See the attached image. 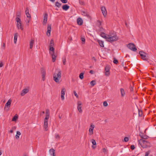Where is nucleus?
<instances>
[{"label":"nucleus","instance_id":"nucleus-1","mask_svg":"<svg viewBox=\"0 0 156 156\" xmlns=\"http://www.w3.org/2000/svg\"><path fill=\"white\" fill-rule=\"evenodd\" d=\"M118 38L114 31H111L108 35V39L107 41L109 42L116 41L118 40Z\"/></svg>","mask_w":156,"mask_h":156},{"label":"nucleus","instance_id":"nucleus-2","mask_svg":"<svg viewBox=\"0 0 156 156\" xmlns=\"http://www.w3.org/2000/svg\"><path fill=\"white\" fill-rule=\"evenodd\" d=\"M61 71L58 69L55 70L53 75V80L56 83H59V80L61 78Z\"/></svg>","mask_w":156,"mask_h":156},{"label":"nucleus","instance_id":"nucleus-3","mask_svg":"<svg viewBox=\"0 0 156 156\" xmlns=\"http://www.w3.org/2000/svg\"><path fill=\"white\" fill-rule=\"evenodd\" d=\"M139 142L141 147L143 148L150 147H151L150 143L146 140L140 139Z\"/></svg>","mask_w":156,"mask_h":156},{"label":"nucleus","instance_id":"nucleus-4","mask_svg":"<svg viewBox=\"0 0 156 156\" xmlns=\"http://www.w3.org/2000/svg\"><path fill=\"white\" fill-rule=\"evenodd\" d=\"M139 54L140 55L141 58L143 60L147 61L149 57L148 54L143 51H140L139 52Z\"/></svg>","mask_w":156,"mask_h":156},{"label":"nucleus","instance_id":"nucleus-5","mask_svg":"<svg viewBox=\"0 0 156 156\" xmlns=\"http://www.w3.org/2000/svg\"><path fill=\"white\" fill-rule=\"evenodd\" d=\"M127 47L130 50L133 51H136L137 50V48L135 45L133 43H130L127 45Z\"/></svg>","mask_w":156,"mask_h":156},{"label":"nucleus","instance_id":"nucleus-6","mask_svg":"<svg viewBox=\"0 0 156 156\" xmlns=\"http://www.w3.org/2000/svg\"><path fill=\"white\" fill-rule=\"evenodd\" d=\"M48 119L46 118H44V127L45 131H47L48 130Z\"/></svg>","mask_w":156,"mask_h":156},{"label":"nucleus","instance_id":"nucleus-7","mask_svg":"<svg viewBox=\"0 0 156 156\" xmlns=\"http://www.w3.org/2000/svg\"><path fill=\"white\" fill-rule=\"evenodd\" d=\"M41 72L42 74V80L43 81H44L46 74L45 70L42 68L41 69Z\"/></svg>","mask_w":156,"mask_h":156},{"label":"nucleus","instance_id":"nucleus-8","mask_svg":"<svg viewBox=\"0 0 156 156\" xmlns=\"http://www.w3.org/2000/svg\"><path fill=\"white\" fill-rule=\"evenodd\" d=\"M101 9L103 16L104 17H105V16L107 15V11L105 7L104 6H102L101 8Z\"/></svg>","mask_w":156,"mask_h":156},{"label":"nucleus","instance_id":"nucleus-9","mask_svg":"<svg viewBox=\"0 0 156 156\" xmlns=\"http://www.w3.org/2000/svg\"><path fill=\"white\" fill-rule=\"evenodd\" d=\"M66 91V90L64 88H63L61 90V97L62 100H63L64 99V96L65 95Z\"/></svg>","mask_w":156,"mask_h":156},{"label":"nucleus","instance_id":"nucleus-10","mask_svg":"<svg viewBox=\"0 0 156 156\" xmlns=\"http://www.w3.org/2000/svg\"><path fill=\"white\" fill-rule=\"evenodd\" d=\"M48 16V14L47 13H44V19L43 22V24L44 25H46V23L47 21Z\"/></svg>","mask_w":156,"mask_h":156},{"label":"nucleus","instance_id":"nucleus-11","mask_svg":"<svg viewBox=\"0 0 156 156\" xmlns=\"http://www.w3.org/2000/svg\"><path fill=\"white\" fill-rule=\"evenodd\" d=\"M29 91V89L28 87H27V88H25L22 91L20 95L21 96H23L25 94L27 93Z\"/></svg>","mask_w":156,"mask_h":156},{"label":"nucleus","instance_id":"nucleus-12","mask_svg":"<svg viewBox=\"0 0 156 156\" xmlns=\"http://www.w3.org/2000/svg\"><path fill=\"white\" fill-rule=\"evenodd\" d=\"M82 104L80 101H78L77 103V108L80 112L81 113L82 112L81 109Z\"/></svg>","mask_w":156,"mask_h":156},{"label":"nucleus","instance_id":"nucleus-13","mask_svg":"<svg viewBox=\"0 0 156 156\" xmlns=\"http://www.w3.org/2000/svg\"><path fill=\"white\" fill-rule=\"evenodd\" d=\"M109 68L108 66H106L105 68V75L108 76L110 74Z\"/></svg>","mask_w":156,"mask_h":156},{"label":"nucleus","instance_id":"nucleus-14","mask_svg":"<svg viewBox=\"0 0 156 156\" xmlns=\"http://www.w3.org/2000/svg\"><path fill=\"white\" fill-rule=\"evenodd\" d=\"M12 102V100L11 99H9L8 100L7 102L5 104V108H7L8 109H9L11 105V104Z\"/></svg>","mask_w":156,"mask_h":156},{"label":"nucleus","instance_id":"nucleus-15","mask_svg":"<svg viewBox=\"0 0 156 156\" xmlns=\"http://www.w3.org/2000/svg\"><path fill=\"white\" fill-rule=\"evenodd\" d=\"M49 151L51 156H55V151L53 148L50 149L49 150Z\"/></svg>","mask_w":156,"mask_h":156},{"label":"nucleus","instance_id":"nucleus-16","mask_svg":"<svg viewBox=\"0 0 156 156\" xmlns=\"http://www.w3.org/2000/svg\"><path fill=\"white\" fill-rule=\"evenodd\" d=\"M49 116H50L49 110L48 109H47L46 110L45 117V118H46L47 119H48L49 118Z\"/></svg>","mask_w":156,"mask_h":156},{"label":"nucleus","instance_id":"nucleus-17","mask_svg":"<svg viewBox=\"0 0 156 156\" xmlns=\"http://www.w3.org/2000/svg\"><path fill=\"white\" fill-rule=\"evenodd\" d=\"M77 23L79 25H81L83 23V21L82 19L80 18H78L77 20Z\"/></svg>","mask_w":156,"mask_h":156},{"label":"nucleus","instance_id":"nucleus-18","mask_svg":"<svg viewBox=\"0 0 156 156\" xmlns=\"http://www.w3.org/2000/svg\"><path fill=\"white\" fill-rule=\"evenodd\" d=\"M62 9L65 11H67L69 8V6L67 4L64 5L62 6Z\"/></svg>","mask_w":156,"mask_h":156},{"label":"nucleus","instance_id":"nucleus-19","mask_svg":"<svg viewBox=\"0 0 156 156\" xmlns=\"http://www.w3.org/2000/svg\"><path fill=\"white\" fill-rule=\"evenodd\" d=\"M97 21L98 23V25L100 26L99 31L101 32V33L103 32H102L103 31V29L102 27H100L101 25V23L100 20H98Z\"/></svg>","mask_w":156,"mask_h":156},{"label":"nucleus","instance_id":"nucleus-20","mask_svg":"<svg viewBox=\"0 0 156 156\" xmlns=\"http://www.w3.org/2000/svg\"><path fill=\"white\" fill-rule=\"evenodd\" d=\"M49 48L50 54L55 53V49L54 47H49Z\"/></svg>","mask_w":156,"mask_h":156},{"label":"nucleus","instance_id":"nucleus-21","mask_svg":"<svg viewBox=\"0 0 156 156\" xmlns=\"http://www.w3.org/2000/svg\"><path fill=\"white\" fill-rule=\"evenodd\" d=\"M91 142L93 145H92V147L93 148L95 149L96 148V146H94V145H96V143L95 140L94 139H92L91 140Z\"/></svg>","mask_w":156,"mask_h":156},{"label":"nucleus","instance_id":"nucleus-22","mask_svg":"<svg viewBox=\"0 0 156 156\" xmlns=\"http://www.w3.org/2000/svg\"><path fill=\"white\" fill-rule=\"evenodd\" d=\"M17 26L18 29H20L21 30H23V28L22 27L21 23H17Z\"/></svg>","mask_w":156,"mask_h":156},{"label":"nucleus","instance_id":"nucleus-23","mask_svg":"<svg viewBox=\"0 0 156 156\" xmlns=\"http://www.w3.org/2000/svg\"><path fill=\"white\" fill-rule=\"evenodd\" d=\"M98 41L100 47H104V42L103 41L100 40H98Z\"/></svg>","mask_w":156,"mask_h":156},{"label":"nucleus","instance_id":"nucleus-24","mask_svg":"<svg viewBox=\"0 0 156 156\" xmlns=\"http://www.w3.org/2000/svg\"><path fill=\"white\" fill-rule=\"evenodd\" d=\"M100 35L102 37L104 38L105 39L107 40L108 39V36H107L103 32L101 33V34H100Z\"/></svg>","mask_w":156,"mask_h":156},{"label":"nucleus","instance_id":"nucleus-25","mask_svg":"<svg viewBox=\"0 0 156 156\" xmlns=\"http://www.w3.org/2000/svg\"><path fill=\"white\" fill-rule=\"evenodd\" d=\"M34 42V40H33L32 39L31 40V41L30 42V48L32 49V48Z\"/></svg>","mask_w":156,"mask_h":156},{"label":"nucleus","instance_id":"nucleus-26","mask_svg":"<svg viewBox=\"0 0 156 156\" xmlns=\"http://www.w3.org/2000/svg\"><path fill=\"white\" fill-rule=\"evenodd\" d=\"M52 56V61L53 62H55L56 59V56L54 55V53H52L51 54Z\"/></svg>","mask_w":156,"mask_h":156},{"label":"nucleus","instance_id":"nucleus-27","mask_svg":"<svg viewBox=\"0 0 156 156\" xmlns=\"http://www.w3.org/2000/svg\"><path fill=\"white\" fill-rule=\"evenodd\" d=\"M18 118V116L17 114H16L12 118V121H16Z\"/></svg>","mask_w":156,"mask_h":156},{"label":"nucleus","instance_id":"nucleus-28","mask_svg":"<svg viewBox=\"0 0 156 156\" xmlns=\"http://www.w3.org/2000/svg\"><path fill=\"white\" fill-rule=\"evenodd\" d=\"M120 92L121 93V96L122 97H124L125 95V92L123 88L120 89Z\"/></svg>","mask_w":156,"mask_h":156},{"label":"nucleus","instance_id":"nucleus-29","mask_svg":"<svg viewBox=\"0 0 156 156\" xmlns=\"http://www.w3.org/2000/svg\"><path fill=\"white\" fill-rule=\"evenodd\" d=\"M54 45V41L53 39H51L50 41L49 47H53Z\"/></svg>","mask_w":156,"mask_h":156},{"label":"nucleus","instance_id":"nucleus-30","mask_svg":"<svg viewBox=\"0 0 156 156\" xmlns=\"http://www.w3.org/2000/svg\"><path fill=\"white\" fill-rule=\"evenodd\" d=\"M21 133L19 131H17L16 132V135L15 137L16 139H18L19 138V136L21 135Z\"/></svg>","mask_w":156,"mask_h":156},{"label":"nucleus","instance_id":"nucleus-31","mask_svg":"<svg viewBox=\"0 0 156 156\" xmlns=\"http://www.w3.org/2000/svg\"><path fill=\"white\" fill-rule=\"evenodd\" d=\"M17 37L18 34L17 33L15 34L14 36V42L15 43H16V42Z\"/></svg>","mask_w":156,"mask_h":156},{"label":"nucleus","instance_id":"nucleus-32","mask_svg":"<svg viewBox=\"0 0 156 156\" xmlns=\"http://www.w3.org/2000/svg\"><path fill=\"white\" fill-rule=\"evenodd\" d=\"M90 84L92 86H94L96 84V81L94 80L91 81L90 82Z\"/></svg>","mask_w":156,"mask_h":156},{"label":"nucleus","instance_id":"nucleus-33","mask_svg":"<svg viewBox=\"0 0 156 156\" xmlns=\"http://www.w3.org/2000/svg\"><path fill=\"white\" fill-rule=\"evenodd\" d=\"M93 129L91 128H89V134L90 135H92L93 134Z\"/></svg>","mask_w":156,"mask_h":156},{"label":"nucleus","instance_id":"nucleus-34","mask_svg":"<svg viewBox=\"0 0 156 156\" xmlns=\"http://www.w3.org/2000/svg\"><path fill=\"white\" fill-rule=\"evenodd\" d=\"M55 5L57 7H58L59 8L61 5V4L60 3L58 2H56L55 3Z\"/></svg>","mask_w":156,"mask_h":156},{"label":"nucleus","instance_id":"nucleus-35","mask_svg":"<svg viewBox=\"0 0 156 156\" xmlns=\"http://www.w3.org/2000/svg\"><path fill=\"white\" fill-rule=\"evenodd\" d=\"M83 75H84V73H82L80 74L79 77L80 78V79H81V80H82V79H83Z\"/></svg>","mask_w":156,"mask_h":156},{"label":"nucleus","instance_id":"nucleus-36","mask_svg":"<svg viewBox=\"0 0 156 156\" xmlns=\"http://www.w3.org/2000/svg\"><path fill=\"white\" fill-rule=\"evenodd\" d=\"M82 12V14L83 15V16H87L89 15L87 13L85 12V11H82L81 12Z\"/></svg>","mask_w":156,"mask_h":156},{"label":"nucleus","instance_id":"nucleus-37","mask_svg":"<svg viewBox=\"0 0 156 156\" xmlns=\"http://www.w3.org/2000/svg\"><path fill=\"white\" fill-rule=\"evenodd\" d=\"M16 20L17 23H21L20 19L18 17H16Z\"/></svg>","mask_w":156,"mask_h":156},{"label":"nucleus","instance_id":"nucleus-38","mask_svg":"<svg viewBox=\"0 0 156 156\" xmlns=\"http://www.w3.org/2000/svg\"><path fill=\"white\" fill-rule=\"evenodd\" d=\"M138 115L140 117H142V110H140L138 109Z\"/></svg>","mask_w":156,"mask_h":156},{"label":"nucleus","instance_id":"nucleus-39","mask_svg":"<svg viewBox=\"0 0 156 156\" xmlns=\"http://www.w3.org/2000/svg\"><path fill=\"white\" fill-rule=\"evenodd\" d=\"M148 136H147L145 135H143L141 136V138L144 139H147L148 138Z\"/></svg>","mask_w":156,"mask_h":156},{"label":"nucleus","instance_id":"nucleus-40","mask_svg":"<svg viewBox=\"0 0 156 156\" xmlns=\"http://www.w3.org/2000/svg\"><path fill=\"white\" fill-rule=\"evenodd\" d=\"M31 18H28L26 20V22L27 25H28L30 21Z\"/></svg>","mask_w":156,"mask_h":156},{"label":"nucleus","instance_id":"nucleus-41","mask_svg":"<svg viewBox=\"0 0 156 156\" xmlns=\"http://www.w3.org/2000/svg\"><path fill=\"white\" fill-rule=\"evenodd\" d=\"M113 62L115 64H117L118 63V61L117 59H116L115 58H113Z\"/></svg>","mask_w":156,"mask_h":156},{"label":"nucleus","instance_id":"nucleus-42","mask_svg":"<svg viewBox=\"0 0 156 156\" xmlns=\"http://www.w3.org/2000/svg\"><path fill=\"white\" fill-rule=\"evenodd\" d=\"M51 30H47V35L48 36H50V32H51Z\"/></svg>","mask_w":156,"mask_h":156},{"label":"nucleus","instance_id":"nucleus-43","mask_svg":"<svg viewBox=\"0 0 156 156\" xmlns=\"http://www.w3.org/2000/svg\"><path fill=\"white\" fill-rule=\"evenodd\" d=\"M26 15L27 18H31V17L29 12L26 13Z\"/></svg>","mask_w":156,"mask_h":156},{"label":"nucleus","instance_id":"nucleus-44","mask_svg":"<svg viewBox=\"0 0 156 156\" xmlns=\"http://www.w3.org/2000/svg\"><path fill=\"white\" fill-rule=\"evenodd\" d=\"M79 2L80 4L81 5H83L84 4V3L82 1L79 0Z\"/></svg>","mask_w":156,"mask_h":156},{"label":"nucleus","instance_id":"nucleus-45","mask_svg":"<svg viewBox=\"0 0 156 156\" xmlns=\"http://www.w3.org/2000/svg\"><path fill=\"white\" fill-rule=\"evenodd\" d=\"M47 30H50L51 31V25H48L47 27Z\"/></svg>","mask_w":156,"mask_h":156},{"label":"nucleus","instance_id":"nucleus-46","mask_svg":"<svg viewBox=\"0 0 156 156\" xmlns=\"http://www.w3.org/2000/svg\"><path fill=\"white\" fill-rule=\"evenodd\" d=\"M150 152V150H149L147 151L146 152L145 156H148Z\"/></svg>","mask_w":156,"mask_h":156},{"label":"nucleus","instance_id":"nucleus-47","mask_svg":"<svg viewBox=\"0 0 156 156\" xmlns=\"http://www.w3.org/2000/svg\"><path fill=\"white\" fill-rule=\"evenodd\" d=\"M129 140V138L127 137H125L124 139V141L127 142Z\"/></svg>","mask_w":156,"mask_h":156},{"label":"nucleus","instance_id":"nucleus-48","mask_svg":"<svg viewBox=\"0 0 156 156\" xmlns=\"http://www.w3.org/2000/svg\"><path fill=\"white\" fill-rule=\"evenodd\" d=\"M73 94H74V95L77 98H78V95H77V93H76V91L75 90H74L73 91Z\"/></svg>","mask_w":156,"mask_h":156},{"label":"nucleus","instance_id":"nucleus-49","mask_svg":"<svg viewBox=\"0 0 156 156\" xmlns=\"http://www.w3.org/2000/svg\"><path fill=\"white\" fill-rule=\"evenodd\" d=\"M108 105L107 102L106 101H105L103 102V105L105 106H107Z\"/></svg>","mask_w":156,"mask_h":156},{"label":"nucleus","instance_id":"nucleus-50","mask_svg":"<svg viewBox=\"0 0 156 156\" xmlns=\"http://www.w3.org/2000/svg\"><path fill=\"white\" fill-rule=\"evenodd\" d=\"M135 147L134 145H132L131 146L130 148L132 150H133L135 149Z\"/></svg>","mask_w":156,"mask_h":156},{"label":"nucleus","instance_id":"nucleus-51","mask_svg":"<svg viewBox=\"0 0 156 156\" xmlns=\"http://www.w3.org/2000/svg\"><path fill=\"white\" fill-rule=\"evenodd\" d=\"M63 3H66L67 2V0H60Z\"/></svg>","mask_w":156,"mask_h":156},{"label":"nucleus","instance_id":"nucleus-52","mask_svg":"<svg viewBox=\"0 0 156 156\" xmlns=\"http://www.w3.org/2000/svg\"><path fill=\"white\" fill-rule=\"evenodd\" d=\"M21 15V13L20 12H17L16 13V17H19Z\"/></svg>","mask_w":156,"mask_h":156},{"label":"nucleus","instance_id":"nucleus-53","mask_svg":"<svg viewBox=\"0 0 156 156\" xmlns=\"http://www.w3.org/2000/svg\"><path fill=\"white\" fill-rule=\"evenodd\" d=\"M55 136L56 138H59L60 136L58 134H55Z\"/></svg>","mask_w":156,"mask_h":156},{"label":"nucleus","instance_id":"nucleus-54","mask_svg":"<svg viewBox=\"0 0 156 156\" xmlns=\"http://www.w3.org/2000/svg\"><path fill=\"white\" fill-rule=\"evenodd\" d=\"M94 126L93 125H92V124H90V128H91V129H94Z\"/></svg>","mask_w":156,"mask_h":156},{"label":"nucleus","instance_id":"nucleus-55","mask_svg":"<svg viewBox=\"0 0 156 156\" xmlns=\"http://www.w3.org/2000/svg\"><path fill=\"white\" fill-rule=\"evenodd\" d=\"M62 62H63V64L64 65H65L66 64V59L64 58V59H63Z\"/></svg>","mask_w":156,"mask_h":156},{"label":"nucleus","instance_id":"nucleus-56","mask_svg":"<svg viewBox=\"0 0 156 156\" xmlns=\"http://www.w3.org/2000/svg\"><path fill=\"white\" fill-rule=\"evenodd\" d=\"M29 13V9L28 7H27L26 9L25 13Z\"/></svg>","mask_w":156,"mask_h":156},{"label":"nucleus","instance_id":"nucleus-57","mask_svg":"<svg viewBox=\"0 0 156 156\" xmlns=\"http://www.w3.org/2000/svg\"><path fill=\"white\" fill-rule=\"evenodd\" d=\"M103 152H105V153L106 152H107L106 149L105 148H104L103 149Z\"/></svg>","mask_w":156,"mask_h":156},{"label":"nucleus","instance_id":"nucleus-58","mask_svg":"<svg viewBox=\"0 0 156 156\" xmlns=\"http://www.w3.org/2000/svg\"><path fill=\"white\" fill-rule=\"evenodd\" d=\"M81 40L83 42H85V39L83 37H81Z\"/></svg>","mask_w":156,"mask_h":156},{"label":"nucleus","instance_id":"nucleus-59","mask_svg":"<svg viewBox=\"0 0 156 156\" xmlns=\"http://www.w3.org/2000/svg\"><path fill=\"white\" fill-rule=\"evenodd\" d=\"M3 65L2 62H1L0 63V67H2L3 66Z\"/></svg>","mask_w":156,"mask_h":156},{"label":"nucleus","instance_id":"nucleus-60","mask_svg":"<svg viewBox=\"0 0 156 156\" xmlns=\"http://www.w3.org/2000/svg\"><path fill=\"white\" fill-rule=\"evenodd\" d=\"M23 156H29V155L28 154L26 153L24 154L23 155Z\"/></svg>","mask_w":156,"mask_h":156},{"label":"nucleus","instance_id":"nucleus-61","mask_svg":"<svg viewBox=\"0 0 156 156\" xmlns=\"http://www.w3.org/2000/svg\"><path fill=\"white\" fill-rule=\"evenodd\" d=\"M94 73V71L92 70H91L90 71V73L91 74H93Z\"/></svg>","mask_w":156,"mask_h":156},{"label":"nucleus","instance_id":"nucleus-62","mask_svg":"<svg viewBox=\"0 0 156 156\" xmlns=\"http://www.w3.org/2000/svg\"><path fill=\"white\" fill-rule=\"evenodd\" d=\"M3 47H4V49L5 47V43H3Z\"/></svg>","mask_w":156,"mask_h":156},{"label":"nucleus","instance_id":"nucleus-63","mask_svg":"<svg viewBox=\"0 0 156 156\" xmlns=\"http://www.w3.org/2000/svg\"><path fill=\"white\" fill-rule=\"evenodd\" d=\"M13 131L12 129H11V130L9 131V132L10 133H12Z\"/></svg>","mask_w":156,"mask_h":156},{"label":"nucleus","instance_id":"nucleus-64","mask_svg":"<svg viewBox=\"0 0 156 156\" xmlns=\"http://www.w3.org/2000/svg\"><path fill=\"white\" fill-rule=\"evenodd\" d=\"M92 59L93 60H94L95 61L96 60V58H95L94 57H92Z\"/></svg>","mask_w":156,"mask_h":156}]
</instances>
